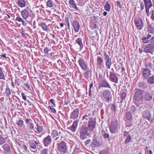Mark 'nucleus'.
Returning a JSON list of instances; mask_svg holds the SVG:
<instances>
[{
	"label": "nucleus",
	"mask_w": 154,
	"mask_h": 154,
	"mask_svg": "<svg viewBox=\"0 0 154 154\" xmlns=\"http://www.w3.org/2000/svg\"><path fill=\"white\" fill-rule=\"evenodd\" d=\"M106 65L108 69H110L112 65L111 60L106 61Z\"/></svg>",
	"instance_id": "obj_38"
},
{
	"label": "nucleus",
	"mask_w": 154,
	"mask_h": 154,
	"mask_svg": "<svg viewBox=\"0 0 154 154\" xmlns=\"http://www.w3.org/2000/svg\"><path fill=\"white\" fill-rule=\"evenodd\" d=\"M96 123L95 119L94 121L91 120L88 122V128H89V131H92L94 130V129L96 126Z\"/></svg>",
	"instance_id": "obj_14"
},
{
	"label": "nucleus",
	"mask_w": 154,
	"mask_h": 154,
	"mask_svg": "<svg viewBox=\"0 0 154 154\" xmlns=\"http://www.w3.org/2000/svg\"><path fill=\"white\" fill-rule=\"evenodd\" d=\"M78 63L81 68L84 70L87 69V65L85 63V60L82 58H80L78 60Z\"/></svg>",
	"instance_id": "obj_17"
},
{
	"label": "nucleus",
	"mask_w": 154,
	"mask_h": 154,
	"mask_svg": "<svg viewBox=\"0 0 154 154\" xmlns=\"http://www.w3.org/2000/svg\"><path fill=\"white\" fill-rule=\"evenodd\" d=\"M126 117L128 120H131L132 119V115L129 112H127L126 113Z\"/></svg>",
	"instance_id": "obj_36"
},
{
	"label": "nucleus",
	"mask_w": 154,
	"mask_h": 154,
	"mask_svg": "<svg viewBox=\"0 0 154 154\" xmlns=\"http://www.w3.org/2000/svg\"><path fill=\"white\" fill-rule=\"evenodd\" d=\"M57 149L59 151L64 153L68 150V147L66 143L63 141L57 143Z\"/></svg>",
	"instance_id": "obj_2"
},
{
	"label": "nucleus",
	"mask_w": 154,
	"mask_h": 154,
	"mask_svg": "<svg viewBox=\"0 0 154 154\" xmlns=\"http://www.w3.org/2000/svg\"><path fill=\"white\" fill-rule=\"evenodd\" d=\"M52 143V138L51 136L48 135L45 137L43 140V143L44 146L45 147H48Z\"/></svg>",
	"instance_id": "obj_5"
},
{
	"label": "nucleus",
	"mask_w": 154,
	"mask_h": 154,
	"mask_svg": "<svg viewBox=\"0 0 154 154\" xmlns=\"http://www.w3.org/2000/svg\"><path fill=\"white\" fill-rule=\"evenodd\" d=\"M143 91L142 90L136 88L134 97V100L137 101H140L142 100L143 97Z\"/></svg>",
	"instance_id": "obj_3"
},
{
	"label": "nucleus",
	"mask_w": 154,
	"mask_h": 154,
	"mask_svg": "<svg viewBox=\"0 0 154 154\" xmlns=\"http://www.w3.org/2000/svg\"><path fill=\"white\" fill-rule=\"evenodd\" d=\"M21 95L22 96L23 99L24 100L26 101V96L25 94L24 93H22L21 94Z\"/></svg>",
	"instance_id": "obj_57"
},
{
	"label": "nucleus",
	"mask_w": 154,
	"mask_h": 154,
	"mask_svg": "<svg viewBox=\"0 0 154 154\" xmlns=\"http://www.w3.org/2000/svg\"><path fill=\"white\" fill-rule=\"evenodd\" d=\"M103 61V60L102 57L100 56H98L97 58V64L99 66L102 65Z\"/></svg>",
	"instance_id": "obj_30"
},
{
	"label": "nucleus",
	"mask_w": 154,
	"mask_h": 154,
	"mask_svg": "<svg viewBox=\"0 0 154 154\" xmlns=\"http://www.w3.org/2000/svg\"><path fill=\"white\" fill-rule=\"evenodd\" d=\"M142 116L144 118H146L149 121L151 122H152V119L151 117V115L148 111H145L143 112Z\"/></svg>",
	"instance_id": "obj_13"
},
{
	"label": "nucleus",
	"mask_w": 154,
	"mask_h": 154,
	"mask_svg": "<svg viewBox=\"0 0 154 154\" xmlns=\"http://www.w3.org/2000/svg\"><path fill=\"white\" fill-rule=\"evenodd\" d=\"M148 27L147 29L149 33L151 34L154 33V28L152 27L151 24L147 23Z\"/></svg>",
	"instance_id": "obj_24"
},
{
	"label": "nucleus",
	"mask_w": 154,
	"mask_h": 154,
	"mask_svg": "<svg viewBox=\"0 0 154 154\" xmlns=\"http://www.w3.org/2000/svg\"><path fill=\"white\" fill-rule=\"evenodd\" d=\"M53 1L51 0H48L47 2V6L50 8L53 7Z\"/></svg>",
	"instance_id": "obj_37"
},
{
	"label": "nucleus",
	"mask_w": 154,
	"mask_h": 154,
	"mask_svg": "<svg viewBox=\"0 0 154 154\" xmlns=\"http://www.w3.org/2000/svg\"><path fill=\"white\" fill-rule=\"evenodd\" d=\"M23 19L20 17H17L16 18V20L19 22H21Z\"/></svg>",
	"instance_id": "obj_60"
},
{
	"label": "nucleus",
	"mask_w": 154,
	"mask_h": 154,
	"mask_svg": "<svg viewBox=\"0 0 154 154\" xmlns=\"http://www.w3.org/2000/svg\"><path fill=\"white\" fill-rule=\"evenodd\" d=\"M18 4L19 6L22 8L25 6L26 2L24 0H19Z\"/></svg>",
	"instance_id": "obj_27"
},
{
	"label": "nucleus",
	"mask_w": 154,
	"mask_h": 154,
	"mask_svg": "<svg viewBox=\"0 0 154 154\" xmlns=\"http://www.w3.org/2000/svg\"><path fill=\"white\" fill-rule=\"evenodd\" d=\"M79 112V109H75L71 113L70 118L73 119H75L78 118Z\"/></svg>",
	"instance_id": "obj_10"
},
{
	"label": "nucleus",
	"mask_w": 154,
	"mask_h": 154,
	"mask_svg": "<svg viewBox=\"0 0 154 154\" xmlns=\"http://www.w3.org/2000/svg\"><path fill=\"white\" fill-rule=\"evenodd\" d=\"M6 95L7 96H9L10 95V89L9 87H7L6 89Z\"/></svg>",
	"instance_id": "obj_44"
},
{
	"label": "nucleus",
	"mask_w": 154,
	"mask_h": 154,
	"mask_svg": "<svg viewBox=\"0 0 154 154\" xmlns=\"http://www.w3.org/2000/svg\"><path fill=\"white\" fill-rule=\"evenodd\" d=\"M60 137H57L55 139V141L57 142V143L60 142V140H62L61 138L63 137V136H60Z\"/></svg>",
	"instance_id": "obj_47"
},
{
	"label": "nucleus",
	"mask_w": 154,
	"mask_h": 154,
	"mask_svg": "<svg viewBox=\"0 0 154 154\" xmlns=\"http://www.w3.org/2000/svg\"><path fill=\"white\" fill-rule=\"evenodd\" d=\"M154 48V45L147 44L144 49V51L146 53H152V50Z\"/></svg>",
	"instance_id": "obj_11"
},
{
	"label": "nucleus",
	"mask_w": 154,
	"mask_h": 154,
	"mask_svg": "<svg viewBox=\"0 0 154 154\" xmlns=\"http://www.w3.org/2000/svg\"><path fill=\"white\" fill-rule=\"evenodd\" d=\"M4 150L7 152V153H9L10 151V146L9 144L6 143L3 146Z\"/></svg>",
	"instance_id": "obj_25"
},
{
	"label": "nucleus",
	"mask_w": 154,
	"mask_h": 154,
	"mask_svg": "<svg viewBox=\"0 0 154 154\" xmlns=\"http://www.w3.org/2000/svg\"><path fill=\"white\" fill-rule=\"evenodd\" d=\"M134 22L137 28L140 30L142 29L143 27V21L140 18L134 19Z\"/></svg>",
	"instance_id": "obj_6"
},
{
	"label": "nucleus",
	"mask_w": 154,
	"mask_h": 154,
	"mask_svg": "<svg viewBox=\"0 0 154 154\" xmlns=\"http://www.w3.org/2000/svg\"><path fill=\"white\" fill-rule=\"evenodd\" d=\"M151 19L154 21V11L152 10V15L151 16Z\"/></svg>",
	"instance_id": "obj_62"
},
{
	"label": "nucleus",
	"mask_w": 154,
	"mask_h": 154,
	"mask_svg": "<svg viewBox=\"0 0 154 154\" xmlns=\"http://www.w3.org/2000/svg\"><path fill=\"white\" fill-rule=\"evenodd\" d=\"M76 43L79 45L81 49H82L83 47V45L82 42V39L80 38H78L76 41Z\"/></svg>",
	"instance_id": "obj_28"
},
{
	"label": "nucleus",
	"mask_w": 154,
	"mask_h": 154,
	"mask_svg": "<svg viewBox=\"0 0 154 154\" xmlns=\"http://www.w3.org/2000/svg\"><path fill=\"white\" fill-rule=\"evenodd\" d=\"M101 87L111 88V86L109 83L106 80H103L100 84L99 85L98 89Z\"/></svg>",
	"instance_id": "obj_12"
},
{
	"label": "nucleus",
	"mask_w": 154,
	"mask_h": 154,
	"mask_svg": "<svg viewBox=\"0 0 154 154\" xmlns=\"http://www.w3.org/2000/svg\"><path fill=\"white\" fill-rule=\"evenodd\" d=\"M16 123L19 127H21L23 125L24 122L23 121L20 119L18 120Z\"/></svg>",
	"instance_id": "obj_33"
},
{
	"label": "nucleus",
	"mask_w": 154,
	"mask_h": 154,
	"mask_svg": "<svg viewBox=\"0 0 154 154\" xmlns=\"http://www.w3.org/2000/svg\"><path fill=\"white\" fill-rule=\"evenodd\" d=\"M13 29H10V34H14L16 33V30L14 28H12Z\"/></svg>",
	"instance_id": "obj_48"
},
{
	"label": "nucleus",
	"mask_w": 154,
	"mask_h": 154,
	"mask_svg": "<svg viewBox=\"0 0 154 154\" xmlns=\"http://www.w3.org/2000/svg\"><path fill=\"white\" fill-rule=\"evenodd\" d=\"M27 125L29 128L31 130H33L34 128L33 124L32 122L28 124Z\"/></svg>",
	"instance_id": "obj_43"
},
{
	"label": "nucleus",
	"mask_w": 154,
	"mask_h": 154,
	"mask_svg": "<svg viewBox=\"0 0 154 154\" xmlns=\"http://www.w3.org/2000/svg\"><path fill=\"white\" fill-rule=\"evenodd\" d=\"M131 137L130 135H128L125 141V144H127L129 143L131 140Z\"/></svg>",
	"instance_id": "obj_39"
},
{
	"label": "nucleus",
	"mask_w": 154,
	"mask_h": 154,
	"mask_svg": "<svg viewBox=\"0 0 154 154\" xmlns=\"http://www.w3.org/2000/svg\"><path fill=\"white\" fill-rule=\"evenodd\" d=\"M116 4L117 5V6L120 8H121L122 6L120 5V2H119L117 1L116 2Z\"/></svg>",
	"instance_id": "obj_61"
},
{
	"label": "nucleus",
	"mask_w": 154,
	"mask_h": 154,
	"mask_svg": "<svg viewBox=\"0 0 154 154\" xmlns=\"http://www.w3.org/2000/svg\"><path fill=\"white\" fill-rule=\"evenodd\" d=\"M111 109L112 112H115V111L116 109L115 105L114 104H112V105Z\"/></svg>",
	"instance_id": "obj_51"
},
{
	"label": "nucleus",
	"mask_w": 154,
	"mask_h": 154,
	"mask_svg": "<svg viewBox=\"0 0 154 154\" xmlns=\"http://www.w3.org/2000/svg\"><path fill=\"white\" fill-rule=\"evenodd\" d=\"M109 130L112 133H114L116 130V127L115 126L111 125L109 127Z\"/></svg>",
	"instance_id": "obj_34"
},
{
	"label": "nucleus",
	"mask_w": 154,
	"mask_h": 154,
	"mask_svg": "<svg viewBox=\"0 0 154 154\" xmlns=\"http://www.w3.org/2000/svg\"><path fill=\"white\" fill-rule=\"evenodd\" d=\"M109 74V80L112 82L117 83H118V79L116 74L112 72H110Z\"/></svg>",
	"instance_id": "obj_9"
},
{
	"label": "nucleus",
	"mask_w": 154,
	"mask_h": 154,
	"mask_svg": "<svg viewBox=\"0 0 154 154\" xmlns=\"http://www.w3.org/2000/svg\"><path fill=\"white\" fill-rule=\"evenodd\" d=\"M126 95L125 93H122L121 95V98L123 100H125L126 97Z\"/></svg>",
	"instance_id": "obj_45"
},
{
	"label": "nucleus",
	"mask_w": 154,
	"mask_h": 154,
	"mask_svg": "<svg viewBox=\"0 0 154 154\" xmlns=\"http://www.w3.org/2000/svg\"><path fill=\"white\" fill-rule=\"evenodd\" d=\"M137 85L138 88L143 89H145L147 87V85L143 81L139 82Z\"/></svg>",
	"instance_id": "obj_22"
},
{
	"label": "nucleus",
	"mask_w": 154,
	"mask_h": 154,
	"mask_svg": "<svg viewBox=\"0 0 154 154\" xmlns=\"http://www.w3.org/2000/svg\"><path fill=\"white\" fill-rule=\"evenodd\" d=\"M143 97L145 100L147 101H150L152 99V96L149 91H145L143 93Z\"/></svg>",
	"instance_id": "obj_16"
},
{
	"label": "nucleus",
	"mask_w": 154,
	"mask_h": 154,
	"mask_svg": "<svg viewBox=\"0 0 154 154\" xmlns=\"http://www.w3.org/2000/svg\"><path fill=\"white\" fill-rule=\"evenodd\" d=\"M147 79V82L149 83L152 84L154 83V75H152Z\"/></svg>",
	"instance_id": "obj_29"
},
{
	"label": "nucleus",
	"mask_w": 154,
	"mask_h": 154,
	"mask_svg": "<svg viewBox=\"0 0 154 154\" xmlns=\"http://www.w3.org/2000/svg\"><path fill=\"white\" fill-rule=\"evenodd\" d=\"M93 84L92 82L90 85V89L89 90V95L90 97H92V93H94V88L93 87Z\"/></svg>",
	"instance_id": "obj_26"
},
{
	"label": "nucleus",
	"mask_w": 154,
	"mask_h": 154,
	"mask_svg": "<svg viewBox=\"0 0 154 154\" xmlns=\"http://www.w3.org/2000/svg\"><path fill=\"white\" fill-rule=\"evenodd\" d=\"M4 142V138L1 137H0V145L2 144Z\"/></svg>",
	"instance_id": "obj_52"
},
{
	"label": "nucleus",
	"mask_w": 154,
	"mask_h": 154,
	"mask_svg": "<svg viewBox=\"0 0 154 154\" xmlns=\"http://www.w3.org/2000/svg\"><path fill=\"white\" fill-rule=\"evenodd\" d=\"M69 3L73 8L77 10H78V8H77L73 0H70L69 1Z\"/></svg>",
	"instance_id": "obj_31"
},
{
	"label": "nucleus",
	"mask_w": 154,
	"mask_h": 154,
	"mask_svg": "<svg viewBox=\"0 0 154 154\" xmlns=\"http://www.w3.org/2000/svg\"><path fill=\"white\" fill-rule=\"evenodd\" d=\"M29 146L32 149H35L36 148V145L34 143H30Z\"/></svg>",
	"instance_id": "obj_41"
},
{
	"label": "nucleus",
	"mask_w": 154,
	"mask_h": 154,
	"mask_svg": "<svg viewBox=\"0 0 154 154\" xmlns=\"http://www.w3.org/2000/svg\"><path fill=\"white\" fill-rule=\"evenodd\" d=\"M78 121L77 120L75 121L73 123L72 126L69 128L72 132H75L76 130L78 125Z\"/></svg>",
	"instance_id": "obj_20"
},
{
	"label": "nucleus",
	"mask_w": 154,
	"mask_h": 154,
	"mask_svg": "<svg viewBox=\"0 0 154 154\" xmlns=\"http://www.w3.org/2000/svg\"><path fill=\"white\" fill-rule=\"evenodd\" d=\"M4 77V75L1 70H0V79H2Z\"/></svg>",
	"instance_id": "obj_54"
},
{
	"label": "nucleus",
	"mask_w": 154,
	"mask_h": 154,
	"mask_svg": "<svg viewBox=\"0 0 154 154\" xmlns=\"http://www.w3.org/2000/svg\"><path fill=\"white\" fill-rule=\"evenodd\" d=\"M89 118V116H88V115H86L84 116L82 118V119H86V120H88V119Z\"/></svg>",
	"instance_id": "obj_63"
},
{
	"label": "nucleus",
	"mask_w": 154,
	"mask_h": 154,
	"mask_svg": "<svg viewBox=\"0 0 154 154\" xmlns=\"http://www.w3.org/2000/svg\"><path fill=\"white\" fill-rule=\"evenodd\" d=\"M48 108L51 109V112L53 113H55L56 112V110L54 108L51 107V106H48Z\"/></svg>",
	"instance_id": "obj_53"
},
{
	"label": "nucleus",
	"mask_w": 154,
	"mask_h": 154,
	"mask_svg": "<svg viewBox=\"0 0 154 154\" xmlns=\"http://www.w3.org/2000/svg\"><path fill=\"white\" fill-rule=\"evenodd\" d=\"M142 40L143 41V43L144 44H147L149 43V40L146 37H143Z\"/></svg>",
	"instance_id": "obj_42"
},
{
	"label": "nucleus",
	"mask_w": 154,
	"mask_h": 154,
	"mask_svg": "<svg viewBox=\"0 0 154 154\" xmlns=\"http://www.w3.org/2000/svg\"><path fill=\"white\" fill-rule=\"evenodd\" d=\"M145 8L146 11H148V9H149L152 6L151 0H143Z\"/></svg>",
	"instance_id": "obj_19"
},
{
	"label": "nucleus",
	"mask_w": 154,
	"mask_h": 154,
	"mask_svg": "<svg viewBox=\"0 0 154 154\" xmlns=\"http://www.w3.org/2000/svg\"><path fill=\"white\" fill-rule=\"evenodd\" d=\"M111 8V5L108 2H107L104 6V8L105 10L107 11H109Z\"/></svg>",
	"instance_id": "obj_32"
},
{
	"label": "nucleus",
	"mask_w": 154,
	"mask_h": 154,
	"mask_svg": "<svg viewBox=\"0 0 154 154\" xmlns=\"http://www.w3.org/2000/svg\"><path fill=\"white\" fill-rule=\"evenodd\" d=\"M150 44L154 45V36L152 37L149 40Z\"/></svg>",
	"instance_id": "obj_50"
},
{
	"label": "nucleus",
	"mask_w": 154,
	"mask_h": 154,
	"mask_svg": "<svg viewBox=\"0 0 154 154\" xmlns=\"http://www.w3.org/2000/svg\"><path fill=\"white\" fill-rule=\"evenodd\" d=\"M135 104L137 106H139L141 104L142 102L140 101H136L134 102Z\"/></svg>",
	"instance_id": "obj_49"
},
{
	"label": "nucleus",
	"mask_w": 154,
	"mask_h": 154,
	"mask_svg": "<svg viewBox=\"0 0 154 154\" xmlns=\"http://www.w3.org/2000/svg\"><path fill=\"white\" fill-rule=\"evenodd\" d=\"M72 26L75 32H78L80 29V26L77 21L75 20L73 22Z\"/></svg>",
	"instance_id": "obj_18"
},
{
	"label": "nucleus",
	"mask_w": 154,
	"mask_h": 154,
	"mask_svg": "<svg viewBox=\"0 0 154 154\" xmlns=\"http://www.w3.org/2000/svg\"><path fill=\"white\" fill-rule=\"evenodd\" d=\"M79 137L82 140L87 138V136L90 135L88 128L86 126L82 127L80 129Z\"/></svg>",
	"instance_id": "obj_1"
},
{
	"label": "nucleus",
	"mask_w": 154,
	"mask_h": 154,
	"mask_svg": "<svg viewBox=\"0 0 154 154\" xmlns=\"http://www.w3.org/2000/svg\"><path fill=\"white\" fill-rule=\"evenodd\" d=\"M32 120L30 119H27L25 120V122L27 124H29L31 122Z\"/></svg>",
	"instance_id": "obj_56"
},
{
	"label": "nucleus",
	"mask_w": 154,
	"mask_h": 154,
	"mask_svg": "<svg viewBox=\"0 0 154 154\" xmlns=\"http://www.w3.org/2000/svg\"><path fill=\"white\" fill-rule=\"evenodd\" d=\"M21 14L23 17L25 19H26L29 14L28 11L26 9L22 11Z\"/></svg>",
	"instance_id": "obj_21"
},
{
	"label": "nucleus",
	"mask_w": 154,
	"mask_h": 154,
	"mask_svg": "<svg viewBox=\"0 0 154 154\" xmlns=\"http://www.w3.org/2000/svg\"><path fill=\"white\" fill-rule=\"evenodd\" d=\"M22 148L24 149V150L25 152H26L27 150V147L25 145H23L22 146Z\"/></svg>",
	"instance_id": "obj_58"
},
{
	"label": "nucleus",
	"mask_w": 154,
	"mask_h": 154,
	"mask_svg": "<svg viewBox=\"0 0 154 154\" xmlns=\"http://www.w3.org/2000/svg\"><path fill=\"white\" fill-rule=\"evenodd\" d=\"M101 134L102 136L105 138H108L109 137V134L107 133H106L104 130H103L101 131Z\"/></svg>",
	"instance_id": "obj_35"
},
{
	"label": "nucleus",
	"mask_w": 154,
	"mask_h": 154,
	"mask_svg": "<svg viewBox=\"0 0 154 154\" xmlns=\"http://www.w3.org/2000/svg\"><path fill=\"white\" fill-rule=\"evenodd\" d=\"M99 146V141L97 137L95 136H93V139L92 142L91 143V146L93 147H97Z\"/></svg>",
	"instance_id": "obj_15"
},
{
	"label": "nucleus",
	"mask_w": 154,
	"mask_h": 154,
	"mask_svg": "<svg viewBox=\"0 0 154 154\" xmlns=\"http://www.w3.org/2000/svg\"><path fill=\"white\" fill-rule=\"evenodd\" d=\"M48 149H45L42 150V154H47Z\"/></svg>",
	"instance_id": "obj_55"
},
{
	"label": "nucleus",
	"mask_w": 154,
	"mask_h": 154,
	"mask_svg": "<svg viewBox=\"0 0 154 154\" xmlns=\"http://www.w3.org/2000/svg\"><path fill=\"white\" fill-rule=\"evenodd\" d=\"M145 109H146V106L145 105H143L141 106L140 108L141 111L144 110Z\"/></svg>",
	"instance_id": "obj_64"
},
{
	"label": "nucleus",
	"mask_w": 154,
	"mask_h": 154,
	"mask_svg": "<svg viewBox=\"0 0 154 154\" xmlns=\"http://www.w3.org/2000/svg\"><path fill=\"white\" fill-rule=\"evenodd\" d=\"M59 129L60 130L58 132L56 130H53L52 131L51 135L53 138H54L57 136H63V131L62 128H61L60 130V129Z\"/></svg>",
	"instance_id": "obj_7"
},
{
	"label": "nucleus",
	"mask_w": 154,
	"mask_h": 154,
	"mask_svg": "<svg viewBox=\"0 0 154 154\" xmlns=\"http://www.w3.org/2000/svg\"><path fill=\"white\" fill-rule=\"evenodd\" d=\"M39 25L42 27L43 30L47 32L49 30L48 26L47 25L45 22H42L40 24H39Z\"/></svg>",
	"instance_id": "obj_23"
},
{
	"label": "nucleus",
	"mask_w": 154,
	"mask_h": 154,
	"mask_svg": "<svg viewBox=\"0 0 154 154\" xmlns=\"http://www.w3.org/2000/svg\"><path fill=\"white\" fill-rule=\"evenodd\" d=\"M103 95L107 103H109L112 101V94L109 90H106L104 91L103 92Z\"/></svg>",
	"instance_id": "obj_4"
},
{
	"label": "nucleus",
	"mask_w": 154,
	"mask_h": 154,
	"mask_svg": "<svg viewBox=\"0 0 154 154\" xmlns=\"http://www.w3.org/2000/svg\"><path fill=\"white\" fill-rule=\"evenodd\" d=\"M49 51V49L47 47H46L44 50V51L45 53L46 54H48Z\"/></svg>",
	"instance_id": "obj_59"
},
{
	"label": "nucleus",
	"mask_w": 154,
	"mask_h": 154,
	"mask_svg": "<svg viewBox=\"0 0 154 154\" xmlns=\"http://www.w3.org/2000/svg\"><path fill=\"white\" fill-rule=\"evenodd\" d=\"M143 75L144 78L147 79L151 75V71L149 69L147 68H143Z\"/></svg>",
	"instance_id": "obj_8"
},
{
	"label": "nucleus",
	"mask_w": 154,
	"mask_h": 154,
	"mask_svg": "<svg viewBox=\"0 0 154 154\" xmlns=\"http://www.w3.org/2000/svg\"><path fill=\"white\" fill-rule=\"evenodd\" d=\"M131 111L132 112V113H134L135 111L136 110L135 106L134 105L132 106L131 107Z\"/></svg>",
	"instance_id": "obj_46"
},
{
	"label": "nucleus",
	"mask_w": 154,
	"mask_h": 154,
	"mask_svg": "<svg viewBox=\"0 0 154 154\" xmlns=\"http://www.w3.org/2000/svg\"><path fill=\"white\" fill-rule=\"evenodd\" d=\"M36 126L37 127V128L36 129L38 132L40 133L42 132L43 129L42 127L41 126H39L38 124H37Z\"/></svg>",
	"instance_id": "obj_40"
}]
</instances>
